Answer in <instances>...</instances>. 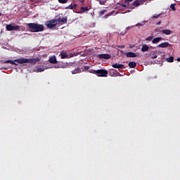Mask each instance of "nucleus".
Returning <instances> with one entry per match:
<instances>
[{
    "instance_id": "15",
    "label": "nucleus",
    "mask_w": 180,
    "mask_h": 180,
    "mask_svg": "<svg viewBox=\"0 0 180 180\" xmlns=\"http://www.w3.org/2000/svg\"><path fill=\"white\" fill-rule=\"evenodd\" d=\"M160 32L161 33H162L163 34H166L167 36H169V34H172V31H171L170 30H163Z\"/></svg>"
},
{
    "instance_id": "28",
    "label": "nucleus",
    "mask_w": 180,
    "mask_h": 180,
    "mask_svg": "<svg viewBox=\"0 0 180 180\" xmlns=\"http://www.w3.org/2000/svg\"><path fill=\"white\" fill-rule=\"evenodd\" d=\"M106 10H102V11H101L100 12H99V13H100V15H101V16H103V15H105V13H106Z\"/></svg>"
},
{
    "instance_id": "7",
    "label": "nucleus",
    "mask_w": 180,
    "mask_h": 180,
    "mask_svg": "<svg viewBox=\"0 0 180 180\" xmlns=\"http://www.w3.org/2000/svg\"><path fill=\"white\" fill-rule=\"evenodd\" d=\"M97 58H99V60H109L110 55L108 53L98 54L97 55Z\"/></svg>"
},
{
    "instance_id": "29",
    "label": "nucleus",
    "mask_w": 180,
    "mask_h": 180,
    "mask_svg": "<svg viewBox=\"0 0 180 180\" xmlns=\"http://www.w3.org/2000/svg\"><path fill=\"white\" fill-rule=\"evenodd\" d=\"M170 8L172 11H176V8H175V4H171Z\"/></svg>"
},
{
    "instance_id": "20",
    "label": "nucleus",
    "mask_w": 180,
    "mask_h": 180,
    "mask_svg": "<svg viewBox=\"0 0 180 180\" xmlns=\"http://www.w3.org/2000/svg\"><path fill=\"white\" fill-rule=\"evenodd\" d=\"M75 8H77V4H70V6L66 7V9H75Z\"/></svg>"
},
{
    "instance_id": "27",
    "label": "nucleus",
    "mask_w": 180,
    "mask_h": 180,
    "mask_svg": "<svg viewBox=\"0 0 180 180\" xmlns=\"http://www.w3.org/2000/svg\"><path fill=\"white\" fill-rule=\"evenodd\" d=\"M60 4H67L68 0H58Z\"/></svg>"
},
{
    "instance_id": "22",
    "label": "nucleus",
    "mask_w": 180,
    "mask_h": 180,
    "mask_svg": "<svg viewBox=\"0 0 180 180\" xmlns=\"http://www.w3.org/2000/svg\"><path fill=\"white\" fill-rule=\"evenodd\" d=\"M166 60L167 61V63H174V57L171 56L169 58H167Z\"/></svg>"
},
{
    "instance_id": "43",
    "label": "nucleus",
    "mask_w": 180,
    "mask_h": 180,
    "mask_svg": "<svg viewBox=\"0 0 180 180\" xmlns=\"http://www.w3.org/2000/svg\"><path fill=\"white\" fill-rule=\"evenodd\" d=\"M127 29H131V27H128Z\"/></svg>"
},
{
    "instance_id": "33",
    "label": "nucleus",
    "mask_w": 180,
    "mask_h": 180,
    "mask_svg": "<svg viewBox=\"0 0 180 180\" xmlns=\"http://www.w3.org/2000/svg\"><path fill=\"white\" fill-rule=\"evenodd\" d=\"M117 47H118V49H124L126 47V46H124V45H120Z\"/></svg>"
},
{
    "instance_id": "3",
    "label": "nucleus",
    "mask_w": 180,
    "mask_h": 180,
    "mask_svg": "<svg viewBox=\"0 0 180 180\" xmlns=\"http://www.w3.org/2000/svg\"><path fill=\"white\" fill-rule=\"evenodd\" d=\"M89 72L91 74H95L97 77H108V74H109L108 70L103 69H98L97 70L90 69Z\"/></svg>"
},
{
    "instance_id": "36",
    "label": "nucleus",
    "mask_w": 180,
    "mask_h": 180,
    "mask_svg": "<svg viewBox=\"0 0 180 180\" xmlns=\"http://www.w3.org/2000/svg\"><path fill=\"white\" fill-rule=\"evenodd\" d=\"M153 60H155V58H157V55H155L154 53L152 56Z\"/></svg>"
},
{
    "instance_id": "14",
    "label": "nucleus",
    "mask_w": 180,
    "mask_h": 180,
    "mask_svg": "<svg viewBox=\"0 0 180 180\" xmlns=\"http://www.w3.org/2000/svg\"><path fill=\"white\" fill-rule=\"evenodd\" d=\"M126 57L134 58L137 57V54L134 52H127L125 53Z\"/></svg>"
},
{
    "instance_id": "8",
    "label": "nucleus",
    "mask_w": 180,
    "mask_h": 180,
    "mask_svg": "<svg viewBox=\"0 0 180 180\" xmlns=\"http://www.w3.org/2000/svg\"><path fill=\"white\" fill-rule=\"evenodd\" d=\"M20 27L19 25L12 26V25H6V30L8 32H12V30H19Z\"/></svg>"
},
{
    "instance_id": "5",
    "label": "nucleus",
    "mask_w": 180,
    "mask_h": 180,
    "mask_svg": "<svg viewBox=\"0 0 180 180\" xmlns=\"http://www.w3.org/2000/svg\"><path fill=\"white\" fill-rule=\"evenodd\" d=\"M45 25L48 29H53V27H57V22H56V19H52L50 20H48L45 22Z\"/></svg>"
},
{
    "instance_id": "1",
    "label": "nucleus",
    "mask_w": 180,
    "mask_h": 180,
    "mask_svg": "<svg viewBox=\"0 0 180 180\" xmlns=\"http://www.w3.org/2000/svg\"><path fill=\"white\" fill-rule=\"evenodd\" d=\"M40 61V58H20L15 59L14 60H11L10 64H12L13 65H18V64H36L37 63H39Z\"/></svg>"
},
{
    "instance_id": "37",
    "label": "nucleus",
    "mask_w": 180,
    "mask_h": 180,
    "mask_svg": "<svg viewBox=\"0 0 180 180\" xmlns=\"http://www.w3.org/2000/svg\"><path fill=\"white\" fill-rule=\"evenodd\" d=\"M80 4H84V2H85V0H79Z\"/></svg>"
},
{
    "instance_id": "24",
    "label": "nucleus",
    "mask_w": 180,
    "mask_h": 180,
    "mask_svg": "<svg viewBox=\"0 0 180 180\" xmlns=\"http://www.w3.org/2000/svg\"><path fill=\"white\" fill-rule=\"evenodd\" d=\"M162 15V13H160L158 15L155 14L153 17L152 19H158V18H160V16H161Z\"/></svg>"
},
{
    "instance_id": "40",
    "label": "nucleus",
    "mask_w": 180,
    "mask_h": 180,
    "mask_svg": "<svg viewBox=\"0 0 180 180\" xmlns=\"http://www.w3.org/2000/svg\"><path fill=\"white\" fill-rule=\"evenodd\" d=\"M61 67L60 66H55V68H60Z\"/></svg>"
},
{
    "instance_id": "6",
    "label": "nucleus",
    "mask_w": 180,
    "mask_h": 180,
    "mask_svg": "<svg viewBox=\"0 0 180 180\" xmlns=\"http://www.w3.org/2000/svg\"><path fill=\"white\" fill-rule=\"evenodd\" d=\"M141 3L139 0L134 1L131 5H129V7H128V9H135L136 8L140 6Z\"/></svg>"
},
{
    "instance_id": "17",
    "label": "nucleus",
    "mask_w": 180,
    "mask_h": 180,
    "mask_svg": "<svg viewBox=\"0 0 180 180\" xmlns=\"http://www.w3.org/2000/svg\"><path fill=\"white\" fill-rule=\"evenodd\" d=\"M162 39V37H156V38L153 39V44H155L157 43H160V41H161Z\"/></svg>"
},
{
    "instance_id": "31",
    "label": "nucleus",
    "mask_w": 180,
    "mask_h": 180,
    "mask_svg": "<svg viewBox=\"0 0 180 180\" xmlns=\"http://www.w3.org/2000/svg\"><path fill=\"white\" fill-rule=\"evenodd\" d=\"M141 5H144L145 2H147V0H139Z\"/></svg>"
},
{
    "instance_id": "41",
    "label": "nucleus",
    "mask_w": 180,
    "mask_h": 180,
    "mask_svg": "<svg viewBox=\"0 0 180 180\" xmlns=\"http://www.w3.org/2000/svg\"><path fill=\"white\" fill-rule=\"evenodd\" d=\"M156 32H160V30L158 28H157Z\"/></svg>"
},
{
    "instance_id": "11",
    "label": "nucleus",
    "mask_w": 180,
    "mask_h": 180,
    "mask_svg": "<svg viewBox=\"0 0 180 180\" xmlns=\"http://www.w3.org/2000/svg\"><path fill=\"white\" fill-rule=\"evenodd\" d=\"M59 57H60L62 60H64L65 58H70V57L68 56V53L65 51H61Z\"/></svg>"
},
{
    "instance_id": "26",
    "label": "nucleus",
    "mask_w": 180,
    "mask_h": 180,
    "mask_svg": "<svg viewBox=\"0 0 180 180\" xmlns=\"http://www.w3.org/2000/svg\"><path fill=\"white\" fill-rule=\"evenodd\" d=\"M44 68H43V67H41V68H38L37 69V72H43V71H44Z\"/></svg>"
},
{
    "instance_id": "35",
    "label": "nucleus",
    "mask_w": 180,
    "mask_h": 180,
    "mask_svg": "<svg viewBox=\"0 0 180 180\" xmlns=\"http://www.w3.org/2000/svg\"><path fill=\"white\" fill-rule=\"evenodd\" d=\"M99 4H100V5H105V1H99Z\"/></svg>"
},
{
    "instance_id": "34",
    "label": "nucleus",
    "mask_w": 180,
    "mask_h": 180,
    "mask_svg": "<svg viewBox=\"0 0 180 180\" xmlns=\"http://www.w3.org/2000/svg\"><path fill=\"white\" fill-rule=\"evenodd\" d=\"M5 64H11V60H7L6 61H4Z\"/></svg>"
},
{
    "instance_id": "42",
    "label": "nucleus",
    "mask_w": 180,
    "mask_h": 180,
    "mask_svg": "<svg viewBox=\"0 0 180 180\" xmlns=\"http://www.w3.org/2000/svg\"><path fill=\"white\" fill-rule=\"evenodd\" d=\"M177 61L180 62V58H177Z\"/></svg>"
},
{
    "instance_id": "25",
    "label": "nucleus",
    "mask_w": 180,
    "mask_h": 180,
    "mask_svg": "<svg viewBox=\"0 0 180 180\" xmlns=\"http://www.w3.org/2000/svg\"><path fill=\"white\" fill-rule=\"evenodd\" d=\"M78 72H81V69L77 68V69L72 71V74H78Z\"/></svg>"
},
{
    "instance_id": "32",
    "label": "nucleus",
    "mask_w": 180,
    "mask_h": 180,
    "mask_svg": "<svg viewBox=\"0 0 180 180\" xmlns=\"http://www.w3.org/2000/svg\"><path fill=\"white\" fill-rule=\"evenodd\" d=\"M146 40L148 41H151L153 40V37H148V38L146 39Z\"/></svg>"
},
{
    "instance_id": "13",
    "label": "nucleus",
    "mask_w": 180,
    "mask_h": 180,
    "mask_svg": "<svg viewBox=\"0 0 180 180\" xmlns=\"http://www.w3.org/2000/svg\"><path fill=\"white\" fill-rule=\"evenodd\" d=\"M171 44L168 42H163L162 44H160L158 47H160V49H167V47H169Z\"/></svg>"
},
{
    "instance_id": "19",
    "label": "nucleus",
    "mask_w": 180,
    "mask_h": 180,
    "mask_svg": "<svg viewBox=\"0 0 180 180\" xmlns=\"http://www.w3.org/2000/svg\"><path fill=\"white\" fill-rule=\"evenodd\" d=\"M116 72H117V71H116V70L111 69L110 71L109 75H110V77H115V75H116Z\"/></svg>"
},
{
    "instance_id": "4",
    "label": "nucleus",
    "mask_w": 180,
    "mask_h": 180,
    "mask_svg": "<svg viewBox=\"0 0 180 180\" xmlns=\"http://www.w3.org/2000/svg\"><path fill=\"white\" fill-rule=\"evenodd\" d=\"M56 25H65L68 22L67 17L61 18L60 15L55 17Z\"/></svg>"
},
{
    "instance_id": "16",
    "label": "nucleus",
    "mask_w": 180,
    "mask_h": 180,
    "mask_svg": "<svg viewBox=\"0 0 180 180\" xmlns=\"http://www.w3.org/2000/svg\"><path fill=\"white\" fill-rule=\"evenodd\" d=\"M150 47H148V46L143 44L141 48V51H143V53H146V51H148Z\"/></svg>"
},
{
    "instance_id": "10",
    "label": "nucleus",
    "mask_w": 180,
    "mask_h": 180,
    "mask_svg": "<svg viewBox=\"0 0 180 180\" xmlns=\"http://www.w3.org/2000/svg\"><path fill=\"white\" fill-rule=\"evenodd\" d=\"M117 4L119 5L117 6V9H118V11H123V8H127V9H129V6L127 4L120 3H117Z\"/></svg>"
},
{
    "instance_id": "21",
    "label": "nucleus",
    "mask_w": 180,
    "mask_h": 180,
    "mask_svg": "<svg viewBox=\"0 0 180 180\" xmlns=\"http://www.w3.org/2000/svg\"><path fill=\"white\" fill-rule=\"evenodd\" d=\"M80 11L82 13H84V12H88L89 9L88 8V7H81Z\"/></svg>"
},
{
    "instance_id": "18",
    "label": "nucleus",
    "mask_w": 180,
    "mask_h": 180,
    "mask_svg": "<svg viewBox=\"0 0 180 180\" xmlns=\"http://www.w3.org/2000/svg\"><path fill=\"white\" fill-rule=\"evenodd\" d=\"M136 65H137V63H136V62H129V68H136Z\"/></svg>"
},
{
    "instance_id": "23",
    "label": "nucleus",
    "mask_w": 180,
    "mask_h": 180,
    "mask_svg": "<svg viewBox=\"0 0 180 180\" xmlns=\"http://www.w3.org/2000/svg\"><path fill=\"white\" fill-rule=\"evenodd\" d=\"M134 0H124V4L128 6V8L129 7L130 2H133Z\"/></svg>"
},
{
    "instance_id": "39",
    "label": "nucleus",
    "mask_w": 180,
    "mask_h": 180,
    "mask_svg": "<svg viewBox=\"0 0 180 180\" xmlns=\"http://www.w3.org/2000/svg\"><path fill=\"white\" fill-rule=\"evenodd\" d=\"M156 25H161V21L158 22Z\"/></svg>"
},
{
    "instance_id": "30",
    "label": "nucleus",
    "mask_w": 180,
    "mask_h": 180,
    "mask_svg": "<svg viewBox=\"0 0 180 180\" xmlns=\"http://www.w3.org/2000/svg\"><path fill=\"white\" fill-rule=\"evenodd\" d=\"M82 70L84 71H88V70H89V66H83Z\"/></svg>"
},
{
    "instance_id": "2",
    "label": "nucleus",
    "mask_w": 180,
    "mask_h": 180,
    "mask_svg": "<svg viewBox=\"0 0 180 180\" xmlns=\"http://www.w3.org/2000/svg\"><path fill=\"white\" fill-rule=\"evenodd\" d=\"M30 32L32 33H37L39 32H43L44 30V25L35 22H31L27 24Z\"/></svg>"
},
{
    "instance_id": "38",
    "label": "nucleus",
    "mask_w": 180,
    "mask_h": 180,
    "mask_svg": "<svg viewBox=\"0 0 180 180\" xmlns=\"http://www.w3.org/2000/svg\"><path fill=\"white\" fill-rule=\"evenodd\" d=\"M135 26H143V24L142 23H138Z\"/></svg>"
},
{
    "instance_id": "9",
    "label": "nucleus",
    "mask_w": 180,
    "mask_h": 180,
    "mask_svg": "<svg viewBox=\"0 0 180 180\" xmlns=\"http://www.w3.org/2000/svg\"><path fill=\"white\" fill-rule=\"evenodd\" d=\"M49 63H50V64H57L58 61H57V58L56 57V56H53L49 57Z\"/></svg>"
},
{
    "instance_id": "12",
    "label": "nucleus",
    "mask_w": 180,
    "mask_h": 180,
    "mask_svg": "<svg viewBox=\"0 0 180 180\" xmlns=\"http://www.w3.org/2000/svg\"><path fill=\"white\" fill-rule=\"evenodd\" d=\"M112 68H118V69H121V70H124V68H126L124 67V65L118 64V63L112 64Z\"/></svg>"
}]
</instances>
